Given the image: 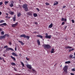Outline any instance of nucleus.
Masks as SVG:
<instances>
[{"label": "nucleus", "mask_w": 75, "mask_h": 75, "mask_svg": "<svg viewBox=\"0 0 75 75\" xmlns=\"http://www.w3.org/2000/svg\"><path fill=\"white\" fill-rule=\"evenodd\" d=\"M42 46L44 47V48H46L47 49H49L51 47L49 45L43 44Z\"/></svg>", "instance_id": "3"}, {"label": "nucleus", "mask_w": 75, "mask_h": 75, "mask_svg": "<svg viewBox=\"0 0 75 75\" xmlns=\"http://www.w3.org/2000/svg\"><path fill=\"white\" fill-rule=\"evenodd\" d=\"M36 36L37 37H40L41 38H42L43 37L41 35H37Z\"/></svg>", "instance_id": "22"}, {"label": "nucleus", "mask_w": 75, "mask_h": 75, "mask_svg": "<svg viewBox=\"0 0 75 75\" xmlns=\"http://www.w3.org/2000/svg\"><path fill=\"white\" fill-rule=\"evenodd\" d=\"M0 59L1 60L2 59V58H1V57H0Z\"/></svg>", "instance_id": "60"}, {"label": "nucleus", "mask_w": 75, "mask_h": 75, "mask_svg": "<svg viewBox=\"0 0 75 75\" xmlns=\"http://www.w3.org/2000/svg\"><path fill=\"white\" fill-rule=\"evenodd\" d=\"M71 71H75V69H71Z\"/></svg>", "instance_id": "42"}, {"label": "nucleus", "mask_w": 75, "mask_h": 75, "mask_svg": "<svg viewBox=\"0 0 75 75\" xmlns=\"http://www.w3.org/2000/svg\"><path fill=\"white\" fill-rule=\"evenodd\" d=\"M7 25V24L6 23H4L3 24H0V26H1V25H4L5 26H6V25Z\"/></svg>", "instance_id": "18"}, {"label": "nucleus", "mask_w": 75, "mask_h": 75, "mask_svg": "<svg viewBox=\"0 0 75 75\" xmlns=\"http://www.w3.org/2000/svg\"><path fill=\"white\" fill-rule=\"evenodd\" d=\"M20 37H24V38H25V35H21L20 36Z\"/></svg>", "instance_id": "14"}, {"label": "nucleus", "mask_w": 75, "mask_h": 75, "mask_svg": "<svg viewBox=\"0 0 75 75\" xmlns=\"http://www.w3.org/2000/svg\"><path fill=\"white\" fill-rule=\"evenodd\" d=\"M12 55H13V56H15V57H18V55L17 54L14 52L12 53Z\"/></svg>", "instance_id": "12"}, {"label": "nucleus", "mask_w": 75, "mask_h": 75, "mask_svg": "<svg viewBox=\"0 0 75 75\" xmlns=\"http://www.w3.org/2000/svg\"><path fill=\"white\" fill-rule=\"evenodd\" d=\"M58 4V2L57 1H56L54 3V4H53V6H55L56 5H57Z\"/></svg>", "instance_id": "23"}, {"label": "nucleus", "mask_w": 75, "mask_h": 75, "mask_svg": "<svg viewBox=\"0 0 75 75\" xmlns=\"http://www.w3.org/2000/svg\"><path fill=\"white\" fill-rule=\"evenodd\" d=\"M13 4H14V2H13V1H11V4L9 5L10 7H13V6H14Z\"/></svg>", "instance_id": "8"}, {"label": "nucleus", "mask_w": 75, "mask_h": 75, "mask_svg": "<svg viewBox=\"0 0 75 75\" xmlns=\"http://www.w3.org/2000/svg\"><path fill=\"white\" fill-rule=\"evenodd\" d=\"M15 51H17V46L16 45V47L15 49Z\"/></svg>", "instance_id": "46"}, {"label": "nucleus", "mask_w": 75, "mask_h": 75, "mask_svg": "<svg viewBox=\"0 0 75 75\" xmlns=\"http://www.w3.org/2000/svg\"><path fill=\"white\" fill-rule=\"evenodd\" d=\"M51 37H52L51 35H48V36H45V38H48V39H51Z\"/></svg>", "instance_id": "7"}, {"label": "nucleus", "mask_w": 75, "mask_h": 75, "mask_svg": "<svg viewBox=\"0 0 75 75\" xmlns=\"http://www.w3.org/2000/svg\"><path fill=\"white\" fill-rule=\"evenodd\" d=\"M65 7H66V6H63V8H65Z\"/></svg>", "instance_id": "51"}, {"label": "nucleus", "mask_w": 75, "mask_h": 75, "mask_svg": "<svg viewBox=\"0 0 75 75\" xmlns=\"http://www.w3.org/2000/svg\"><path fill=\"white\" fill-rule=\"evenodd\" d=\"M1 33L2 35H4V31L1 32Z\"/></svg>", "instance_id": "36"}, {"label": "nucleus", "mask_w": 75, "mask_h": 75, "mask_svg": "<svg viewBox=\"0 0 75 75\" xmlns=\"http://www.w3.org/2000/svg\"><path fill=\"white\" fill-rule=\"evenodd\" d=\"M26 59L27 60V61H29V60H30V59H29V58H28L27 57H26Z\"/></svg>", "instance_id": "43"}, {"label": "nucleus", "mask_w": 75, "mask_h": 75, "mask_svg": "<svg viewBox=\"0 0 75 75\" xmlns=\"http://www.w3.org/2000/svg\"><path fill=\"white\" fill-rule=\"evenodd\" d=\"M4 35L5 36V37H6V36H7V37H9V35H8V34H5Z\"/></svg>", "instance_id": "34"}, {"label": "nucleus", "mask_w": 75, "mask_h": 75, "mask_svg": "<svg viewBox=\"0 0 75 75\" xmlns=\"http://www.w3.org/2000/svg\"><path fill=\"white\" fill-rule=\"evenodd\" d=\"M21 64L22 65V66L23 67H24V63H23V62H21Z\"/></svg>", "instance_id": "28"}, {"label": "nucleus", "mask_w": 75, "mask_h": 75, "mask_svg": "<svg viewBox=\"0 0 75 75\" xmlns=\"http://www.w3.org/2000/svg\"><path fill=\"white\" fill-rule=\"evenodd\" d=\"M33 12H29L27 13V14L29 15V16H32Z\"/></svg>", "instance_id": "9"}, {"label": "nucleus", "mask_w": 75, "mask_h": 75, "mask_svg": "<svg viewBox=\"0 0 75 75\" xmlns=\"http://www.w3.org/2000/svg\"><path fill=\"white\" fill-rule=\"evenodd\" d=\"M27 68H28L29 69H32V66L30 64H27L26 65Z\"/></svg>", "instance_id": "6"}, {"label": "nucleus", "mask_w": 75, "mask_h": 75, "mask_svg": "<svg viewBox=\"0 0 75 75\" xmlns=\"http://www.w3.org/2000/svg\"><path fill=\"white\" fill-rule=\"evenodd\" d=\"M71 51H72L71 49H69V52H71Z\"/></svg>", "instance_id": "53"}, {"label": "nucleus", "mask_w": 75, "mask_h": 75, "mask_svg": "<svg viewBox=\"0 0 75 75\" xmlns=\"http://www.w3.org/2000/svg\"><path fill=\"white\" fill-rule=\"evenodd\" d=\"M54 49L53 48H52L51 49V54H52V53H54Z\"/></svg>", "instance_id": "17"}, {"label": "nucleus", "mask_w": 75, "mask_h": 75, "mask_svg": "<svg viewBox=\"0 0 75 75\" xmlns=\"http://www.w3.org/2000/svg\"><path fill=\"white\" fill-rule=\"evenodd\" d=\"M11 57L12 59H13L14 61H16V58H15L14 57H13V56H11Z\"/></svg>", "instance_id": "20"}, {"label": "nucleus", "mask_w": 75, "mask_h": 75, "mask_svg": "<svg viewBox=\"0 0 75 75\" xmlns=\"http://www.w3.org/2000/svg\"><path fill=\"white\" fill-rule=\"evenodd\" d=\"M2 4H3V2H0V6H1Z\"/></svg>", "instance_id": "44"}, {"label": "nucleus", "mask_w": 75, "mask_h": 75, "mask_svg": "<svg viewBox=\"0 0 75 75\" xmlns=\"http://www.w3.org/2000/svg\"><path fill=\"white\" fill-rule=\"evenodd\" d=\"M23 8L24 9V10L26 11H28V9L27 7V5L26 4H25L23 6Z\"/></svg>", "instance_id": "2"}, {"label": "nucleus", "mask_w": 75, "mask_h": 75, "mask_svg": "<svg viewBox=\"0 0 75 75\" xmlns=\"http://www.w3.org/2000/svg\"><path fill=\"white\" fill-rule=\"evenodd\" d=\"M52 26H53V25L52 24V23H51L50 24L48 28H51L52 27Z\"/></svg>", "instance_id": "10"}, {"label": "nucleus", "mask_w": 75, "mask_h": 75, "mask_svg": "<svg viewBox=\"0 0 75 75\" xmlns=\"http://www.w3.org/2000/svg\"><path fill=\"white\" fill-rule=\"evenodd\" d=\"M18 42H20V43H21V45H24V43H23V42L21 41H20L18 40Z\"/></svg>", "instance_id": "16"}, {"label": "nucleus", "mask_w": 75, "mask_h": 75, "mask_svg": "<svg viewBox=\"0 0 75 75\" xmlns=\"http://www.w3.org/2000/svg\"><path fill=\"white\" fill-rule=\"evenodd\" d=\"M3 31V30H2V29L0 28V31Z\"/></svg>", "instance_id": "54"}, {"label": "nucleus", "mask_w": 75, "mask_h": 75, "mask_svg": "<svg viewBox=\"0 0 75 75\" xmlns=\"http://www.w3.org/2000/svg\"><path fill=\"white\" fill-rule=\"evenodd\" d=\"M8 1H6L5 2V5H6V4H8Z\"/></svg>", "instance_id": "32"}, {"label": "nucleus", "mask_w": 75, "mask_h": 75, "mask_svg": "<svg viewBox=\"0 0 75 75\" xmlns=\"http://www.w3.org/2000/svg\"><path fill=\"white\" fill-rule=\"evenodd\" d=\"M70 74L71 75H74V73H71Z\"/></svg>", "instance_id": "50"}, {"label": "nucleus", "mask_w": 75, "mask_h": 75, "mask_svg": "<svg viewBox=\"0 0 75 75\" xmlns=\"http://www.w3.org/2000/svg\"><path fill=\"white\" fill-rule=\"evenodd\" d=\"M2 14L1 12H0V16Z\"/></svg>", "instance_id": "56"}, {"label": "nucleus", "mask_w": 75, "mask_h": 75, "mask_svg": "<svg viewBox=\"0 0 75 75\" xmlns=\"http://www.w3.org/2000/svg\"><path fill=\"white\" fill-rule=\"evenodd\" d=\"M67 26H66L64 28V29H66V28H67Z\"/></svg>", "instance_id": "58"}, {"label": "nucleus", "mask_w": 75, "mask_h": 75, "mask_svg": "<svg viewBox=\"0 0 75 75\" xmlns=\"http://www.w3.org/2000/svg\"><path fill=\"white\" fill-rule=\"evenodd\" d=\"M4 38H5V36H4V35L0 37V40H3L4 39Z\"/></svg>", "instance_id": "13"}, {"label": "nucleus", "mask_w": 75, "mask_h": 75, "mask_svg": "<svg viewBox=\"0 0 75 75\" xmlns=\"http://www.w3.org/2000/svg\"><path fill=\"white\" fill-rule=\"evenodd\" d=\"M71 50V51H73V50H74V49H72Z\"/></svg>", "instance_id": "63"}, {"label": "nucleus", "mask_w": 75, "mask_h": 75, "mask_svg": "<svg viewBox=\"0 0 75 75\" xmlns=\"http://www.w3.org/2000/svg\"><path fill=\"white\" fill-rule=\"evenodd\" d=\"M68 66L66 65L63 68V70L64 71V72L67 74L68 73Z\"/></svg>", "instance_id": "1"}, {"label": "nucleus", "mask_w": 75, "mask_h": 75, "mask_svg": "<svg viewBox=\"0 0 75 75\" xmlns=\"http://www.w3.org/2000/svg\"><path fill=\"white\" fill-rule=\"evenodd\" d=\"M6 15H7V16H8V14L7 13H6Z\"/></svg>", "instance_id": "62"}, {"label": "nucleus", "mask_w": 75, "mask_h": 75, "mask_svg": "<svg viewBox=\"0 0 75 75\" xmlns=\"http://www.w3.org/2000/svg\"><path fill=\"white\" fill-rule=\"evenodd\" d=\"M32 71H33L34 72H36V71H35V70L34 69H32Z\"/></svg>", "instance_id": "31"}, {"label": "nucleus", "mask_w": 75, "mask_h": 75, "mask_svg": "<svg viewBox=\"0 0 75 75\" xmlns=\"http://www.w3.org/2000/svg\"><path fill=\"white\" fill-rule=\"evenodd\" d=\"M16 18L15 16H14V17L13 18V21H16Z\"/></svg>", "instance_id": "24"}, {"label": "nucleus", "mask_w": 75, "mask_h": 75, "mask_svg": "<svg viewBox=\"0 0 75 75\" xmlns=\"http://www.w3.org/2000/svg\"><path fill=\"white\" fill-rule=\"evenodd\" d=\"M63 21H67V19L64 18Z\"/></svg>", "instance_id": "47"}, {"label": "nucleus", "mask_w": 75, "mask_h": 75, "mask_svg": "<svg viewBox=\"0 0 75 75\" xmlns=\"http://www.w3.org/2000/svg\"><path fill=\"white\" fill-rule=\"evenodd\" d=\"M45 4L46 5H47V6H48V5H49V4H48L47 3H45Z\"/></svg>", "instance_id": "48"}, {"label": "nucleus", "mask_w": 75, "mask_h": 75, "mask_svg": "<svg viewBox=\"0 0 75 75\" xmlns=\"http://www.w3.org/2000/svg\"><path fill=\"white\" fill-rule=\"evenodd\" d=\"M11 65H16V64L14 63H11Z\"/></svg>", "instance_id": "29"}, {"label": "nucleus", "mask_w": 75, "mask_h": 75, "mask_svg": "<svg viewBox=\"0 0 75 75\" xmlns=\"http://www.w3.org/2000/svg\"><path fill=\"white\" fill-rule=\"evenodd\" d=\"M65 24V23H64V22H63L62 23V25H64Z\"/></svg>", "instance_id": "39"}, {"label": "nucleus", "mask_w": 75, "mask_h": 75, "mask_svg": "<svg viewBox=\"0 0 75 75\" xmlns=\"http://www.w3.org/2000/svg\"><path fill=\"white\" fill-rule=\"evenodd\" d=\"M33 33H37V32H33Z\"/></svg>", "instance_id": "61"}, {"label": "nucleus", "mask_w": 75, "mask_h": 75, "mask_svg": "<svg viewBox=\"0 0 75 75\" xmlns=\"http://www.w3.org/2000/svg\"><path fill=\"white\" fill-rule=\"evenodd\" d=\"M3 56L4 57H6V56H5V54H4V55H3Z\"/></svg>", "instance_id": "64"}, {"label": "nucleus", "mask_w": 75, "mask_h": 75, "mask_svg": "<svg viewBox=\"0 0 75 75\" xmlns=\"http://www.w3.org/2000/svg\"><path fill=\"white\" fill-rule=\"evenodd\" d=\"M2 59H3V61L4 62H6L5 61H4V59L3 58Z\"/></svg>", "instance_id": "55"}, {"label": "nucleus", "mask_w": 75, "mask_h": 75, "mask_svg": "<svg viewBox=\"0 0 75 75\" xmlns=\"http://www.w3.org/2000/svg\"><path fill=\"white\" fill-rule=\"evenodd\" d=\"M36 9L38 11H40V10H39L38 8H37Z\"/></svg>", "instance_id": "57"}, {"label": "nucleus", "mask_w": 75, "mask_h": 75, "mask_svg": "<svg viewBox=\"0 0 75 75\" xmlns=\"http://www.w3.org/2000/svg\"><path fill=\"white\" fill-rule=\"evenodd\" d=\"M73 57V55L72 54H71L69 55V58H72V57Z\"/></svg>", "instance_id": "33"}, {"label": "nucleus", "mask_w": 75, "mask_h": 75, "mask_svg": "<svg viewBox=\"0 0 75 75\" xmlns=\"http://www.w3.org/2000/svg\"><path fill=\"white\" fill-rule=\"evenodd\" d=\"M18 22H16L15 24H12V25H11L12 27H13V28H15L16 26H17V25H18Z\"/></svg>", "instance_id": "5"}, {"label": "nucleus", "mask_w": 75, "mask_h": 75, "mask_svg": "<svg viewBox=\"0 0 75 75\" xmlns=\"http://www.w3.org/2000/svg\"><path fill=\"white\" fill-rule=\"evenodd\" d=\"M8 44H9V45H11V42H9Z\"/></svg>", "instance_id": "45"}, {"label": "nucleus", "mask_w": 75, "mask_h": 75, "mask_svg": "<svg viewBox=\"0 0 75 75\" xmlns=\"http://www.w3.org/2000/svg\"><path fill=\"white\" fill-rule=\"evenodd\" d=\"M74 55L75 56V57H74L72 58V59H75V52L74 53Z\"/></svg>", "instance_id": "37"}, {"label": "nucleus", "mask_w": 75, "mask_h": 75, "mask_svg": "<svg viewBox=\"0 0 75 75\" xmlns=\"http://www.w3.org/2000/svg\"><path fill=\"white\" fill-rule=\"evenodd\" d=\"M17 16L18 17H20L21 15V13H18L17 14Z\"/></svg>", "instance_id": "26"}, {"label": "nucleus", "mask_w": 75, "mask_h": 75, "mask_svg": "<svg viewBox=\"0 0 75 75\" xmlns=\"http://www.w3.org/2000/svg\"><path fill=\"white\" fill-rule=\"evenodd\" d=\"M6 18H8V15H7L6 16Z\"/></svg>", "instance_id": "59"}, {"label": "nucleus", "mask_w": 75, "mask_h": 75, "mask_svg": "<svg viewBox=\"0 0 75 75\" xmlns=\"http://www.w3.org/2000/svg\"><path fill=\"white\" fill-rule=\"evenodd\" d=\"M71 21L73 23H74L75 22V21H74V20H72Z\"/></svg>", "instance_id": "41"}, {"label": "nucleus", "mask_w": 75, "mask_h": 75, "mask_svg": "<svg viewBox=\"0 0 75 75\" xmlns=\"http://www.w3.org/2000/svg\"><path fill=\"white\" fill-rule=\"evenodd\" d=\"M10 50H11V51H14V50L13 48H11L8 47L6 48V49L5 51L6 52H7V51H10Z\"/></svg>", "instance_id": "4"}, {"label": "nucleus", "mask_w": 75, "mask_h": 75, "mask_svg": "<svg viewBox=\"0 0 75 75\" xmlns=\"http://www.w3.org/2000/svg\"><path fill=\"white\" fill-rule=\"evenodd\" d=\"M37 42L38 44V45H40V42L39 40H37Z\"/></svg>", "instance_id": "19"}, {"label": "nucleus", "mask_w": 75, "mask_h": 75, "mask_svg": "<svg viewBox=\"0 0 75 75\" xmlns=\"http://www.w3.org/2000/svg\"><path fill=\"white\" fill-rule=\"evenodd\" d=\"M25 38H26L28 40L30 38V36L28 35L26 36V35H25Z\"/></svg>", "instance_id": "25"}, {"label": "nucleus", "mask_w": 75, "mask_h": 75, "mask_svg": "<svg viewBox=\"0 0 75 75\" xmlns=\"http://www.w3.org/2000/svg\"><path fill=\"white\" fill-rule=\"evenodd\" d=\"M8 13L9 14H11V15H13V14H14V12L12 11H10Z\"/></svg>", "instance_id": "11"}, {"label": "nucleus", "mask_w": 75, "mask_h": 75, "mask_svg": "<svg viewBox=\"0 0 75 75\" xmlns=\"http://www.w3.org/2000/svg\"><path fill=\"white\" fill-rule=\"evenodd\" d=\"M45 34L46 35L45 36H48V34L47 33H46Z\"/></svg>", "instance_id": "49"}, {"label": "nucleus", "mask_w": 75, "mask_h": 75, "mask_svg": "<svg viewBox=\"0 0 75 75\" xmlns=\"http://www.w3.org/2000/svg\"><path fill=\"white\" fill-rule=\"evenodd\" d=\"M14 69L15 71H17V69L16 68L14 67Z\"/></svg>", "instance_id": "38"}, {"label": "nucleus", "mask_w": 75, "mask_h": 75, "mask_svg": "<svg viewBox=\"0 0 75 75\" xmlns=\"http://www.w3.org/2000/svg\"><path fill=\"white\" fill-rule=\"evenodd\" d=\"M64 18H62L61 19V21H64Z\"/></svg>", "instance_id": "40"}, {"label": "nucleus", "mask_w": 75, "mask_h": 75, "mask_svg": "<svg viewBox=\"0 0 75 75\" xmlns=\"http://www.w3.org/2000/svg\"><path fill=\"white\" fill-rule=\"evenodd\" d=\"M5 22L3 20H1L0 21V23H4Z\"/></svg>", "instance_id": "30"}, {"label": "nucleus", "mask_w": 75, "mask_h": 75, "mask_svg": "<svg viewBox=\"0 0 75 75\" xmlns=\"http://www.w3.org/2000/svg\"><path fill=\"white\" fill-rule=\"evenodd\" d=\"M65 48L66 49H71V48H72V47H71L70 46H67Z\"/></svg>", "instance_id": "15"}, {"label": "nucleus", "mask_w": 75, "mask_h": 75, "mask_svg": "<svg viewBox=\"0 0 75 75\" xmlns=\"http://www.w3.org/2000/svg\"><path fill=\"white\" fill-rule=\"evenodd\" d=\"M70 63H71V61H68L65 62V63L67 64H70Z\"/></svg>", "instance_id": "21"}, {"label": "nucleus", "mask_w": 75, "mask_h": 75, "mask_svg": "<svg viewBox=\"0 0 75 75\" xmlns=\"http://www.w3.org/2000/svg\"><path fill=\"white\" fill-rule=\"evenodd\" d=\"M35 24H38V23H37V22H35Z\"/></svg>", "instance_id": "52"}, {"label": "nucleus", "mask_w": 75, "mask_h": 75, "mask_svg": "<svg viewBox=\"0 0 75 75\" xmlns=\"http://www.w3.org/2000/svg\"><path fill=\"white\" fill-rule=\"evenodd\" d=\"M8 48V46L7 45L5 46H4V48Z\"/></svg>", "instance_id": "35"}, {"label": "nucleus", "mask_w": 75, "mask_h": 75, "mask_svg": "<svg viewBox=\"0 0 75 75\" xmlns=\"http://www.w3.org/2000/svg\"><path fill=\"white\" fill-rule=\"evenodd\" d=\"M33 16L34 17H36L37 16V14L36 13H34L33 14Z\"/></svg>", "instance_id": "27"}]
</instances>
